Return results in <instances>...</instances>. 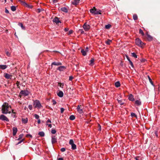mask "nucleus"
<instances>
[{"instance_id": "obj_1", "label": "nucleus", "mask_w": 160, "mask_h": 160, "mask_svg": "<svg viewBox=\"0 0 160 160\" xmlns=\"http://www.w3.org/2000/svg\"><path fill=\"white\" fill-rule=\"evenodd\" d=\"M9 107L11 108L10 106H9L8 103H4L2 106V113L5 114L8 113L10 114L11 113V112L10 111H9Z\"/></svg>"}, {"instance_id": "obj_2", "label": "nucleus", "mask_w": 160, "mask_h": 160, "mask_svg": "<svg viewBox=\"0 0 160 160\" xmlns=\"http://www.w3.org/2000/svg\"><path fill=\"white\" fill-rule=\"evenodd\" d=\"M90 12L94 15L101 14L102 11L100 10H97L95 7L90 10Z\"/></svg>"}, {"instance_id": "obj_3", "label": "nucleus", "mask_w": 160, "mask_h": 160, "mask_svg": "<svg viewBox=\"0 0 160 160\" xmlns=\"http://www.w3.org/2000/svg\"><path fill=\"white\" fill-rule=\"evenodd\" d=\"M135 43L137 45L141 47H142L145 45L144 43L143 42L138 38H137L136 39Z\"/></svg>"}, {"instance_id": "obj_4", "label": "nucleus", "mask_w": 160, "mask_h": 160, "mask_svg": "<svg viewBox=\"0 0 160 160\" xmlns=\"http://www.w3.org/2000/svg\"><path fill=\"white\" fill-rule=\"evenodd\" d=\"M33 105L35 108H37L38 109H40L42 107L40 101L38 100H36L34 101Z\"/></svg>"}, {"instance_id": "obj_5", "label": "nucleus", "mask_w": 160, "mask_h": 160, "mask_svg": "<svg viewBox=\"0 0 160 160\" xmlns=\"http://www.w3.org/2000/svg\"><path fill=\"white\" fill-rule=\"evenodd\" d=\"M30 93L29 92L27 89L26 90H22L20 92V94H22L23 96L25 97L28 96Z\"/></svg>"}, {"instance_id": "obj_6", "label": "nucleus", "mask_w": 160, "mask_h": 160, "mask_svg": "<svg viewBox=\"0 0 160 160\" xmlns=\"http://www.w3.org/2000/svg\"><path fill=\"white\" fill-rule=\"evenodd\" d=\"M69 144L71 145V148L72 150H75L76 149V145L75 144H74L73 141L72 139H70V140L69 142Z\"/></svg>"}, {"instance_id": "obj_7", "label": "nucleus", "mask_w": 160, "mask_h": 160, "mask_svg": "<svg viewBox=\"0 0 160 160\" xmlns=\"http://www.w3.org/2000/svg\"><path fill=\"white\" fill-rule=\"evenodd\" d=\"M0 120L2 121H5L7 122H9V119L4 115L2 114L0 115Z\"/></svg>"}, {"instance_id": "obj_8", "label": "nucleus", "mask_w": 160, "mask_h": 160, "mask_svg": "<svg viewBox=\"0 0 160 160\" xmlns=\"http://www.w3.org/2000/svg\"><path fill=\"white\" fill-rule=\"evenodd\" d=\"M77 111L80 114L83 113V109L81 105H78L77 108Z\"/></svg>"}, {"instance_id": "obj_9", "label": "nucleus", "mask_w": 160, "mask_h": 160, "mask_svg": "<svg viewBox=\"0 0 160 160\" xmlns=\"http://www.w3.org/2000/svg\"><path fill=\"white\" fill-rule=\"evenodd\" d=\"M83 27L85 31H88L90 29V26L89 25L87 24L86 23H85L83 25Z\"/></svg>"}, {"instance_id": "obj_10", "label": "nucleus", "mask_w": 160, "mask_h": 160, "mask_svg": "<svg viewBox=\"0 0 160 160\" xmlns=\"http://www.w3.org/2000/svg\"><path fill=\"white\" fill-rule=\"evenodd\" d=\"M62 65V63L58 62H53L52 64L51 67H52V68L53 67V66H59L61 65Z\"/></svg>"}, {"instance_id": "obj_11", "label": "nucleus", "mask_w": 160, "mask_h": 160, "mask_svg": "<svg viewBox=\"0 0 160 160\" xmlns=\"http://www.w3.org/2000/svg\"><path fill=\"white\" fill-rule=\"evenodd\" d=\"M52 144H54L57 142V138L55 136H52Z\"/></svg>"}, {"instance_id": "obj_12", "label": "nucleus", "mask_w": 160, "mask_h": 160, "mask_svg": "<svg viewBox=\"0 0 160 160\" xmlns=\"http://www.w3.org/2000/svg\"><path fill=\"white\" fill-rule=\"evenodd\" d=\"M4 77L7 79H11L12 75L8 73H5L4 74Z\"/></svg>"}, {"instance_id": "obj_13", "label": "nucleus", "mask_w": 160, "mask_h": 160, "mask_svg": "<svg viewBox=\"0 0 160 160\" xmlns=\"http://www.w3.org/2000/svg\"><path fill=\"white\" fill-rule=\"evenodd\" d=\"M12 131H13V136H15L16 135L17 131L18 129L16 127H14L12 128Z\"/></svg>"}, {"instance_id": "obj_14", "label": "nucleus", "mask_w": 160, "mask_h": 160, "mask_svg": "<svg viewBox=\"0 0 160 160\" xmlns=\"http://www.w3.org/2000/svg\"><path fill=\"white\" fill-rule=\"evenodd\" d=\"M80 1V0H73L72 2V3L73 5H76L78 4Z\"/></svg>"}, {"instance_id": "obj_15", "label": "nucleus", "mask_w": 160, "mask_h": 160, "mask_svg": "<svg viewBox=\"0 0 160 160\" xmlns=\"http://www.w3.org/2000/svg\"><path fill=\"white\" fill-rule=\"evenodd\" d=\"M128 99L130 101H134L135 99L134 98L132 94H130L129 95L128 97Z\"/></svg>"}, {"instance_id": "obj_16", "label": "nucleus", "mask_w": 160, "mask_h": 160, "mask_svg": "<svg viewBox=\"0 0 160 160\" xmlns=\"http://www.w3.org/2000/svg\"><path fill=\"white\" fill-rule=\"evenodd\" d=\"M23 4L26 7H28L29 8H32L33 7V6L32 5L28 4L26 3L25 2H23Z\"/></svg>"}, {"instance_id": "obj_17", "label": "nucleus", "mask_w": 160, "mask_h": 160, "mask_svg": "<svg viewBox=\"0 0 160 160\" xmlns=\"http://www.w3.org/2000/svg\"><path fill=\"white\" fill-rule=\"evenodd\" d=\"M53 21L55 22L56 24H58L59 22H60V21L59 20L58 18L56 17L53 19Z\"/></svg>"}, {"instance_id": "obj_18", "label": "nucleus", "mask_w": 160, "mask_h": 160, "mask_svg": "<svg viewBox=\"0 0 160 160\" xmlns=\"http://www.w3.org/2000/svg\"><path fill=\"white\" fill-rule=\"evenodd\" d=\"M146 34L147 36V39L149 41H152V37L148 34V32L146 33Z\"/></svg>"}, {"instance_id": "obj_19", "label": "nucleus", "mask_w": 160, "mask_h": 160, "mask_svg": "<svg viewBox=\"0 0 160 160\" xmlns=\"http://www.w3.org/2000/svg\"><path fill=\"white\" fill-rule=\"evenodd\" d=\"M66 69V67L63 66H60L58 67L57 70H63Z\"/></svg>"}, {"instance_id": "obj_20", "label": "nucleus", "mask_w": 160, "mask_h": 160, "mask_svg": "<svg viewBox=\"0 0 160 160\" xmlns=\"http://www.w3.org/2000/svg\"><path fill=\"white\" fill-rule=\"evenodd\" d=\"M58 96L60 98L62 97L63 96V93L62 91H59L58 93L57 94Z\"/></svg>"}, {"instance_id": "obj_21", "label": "nucleus", "mask_w": 160, "mask_h": 160, "mask_svg": "<svg viewBox=\"0 0 160 160\" xmlns=\"http://www.w3.org/2000/svg\"><path fill=\"white\" fill-rule=\"evenodd\" d=\"M61 10L67 13L68 12V10L67 8L65 7L61 8Z\"/></svg>"}, {"instance_id": "obj_22", "label": "nucleus", "mask_w": 160, "mask_h": 160, "mask_svg": "<svg viewBox=\"0 0 160 160\" xmlns=\"http://www.w3.org/2000/svg\"><path fill=\"white\" fill-rule=\"evenodd\" d=\"M81 52L83 56H85L87 55V51L86 50H84L83 49H82L81 50Z\"/></svg>"}, {"instance_id": "obj_23", "label": "nucleus", "mask_w": 160, "mask_h": 160, "mask_svg": "<svg viewBox=\"0 0 160 160\" xmlns=\"http://www.w3.org/2000/svg\"><path fill=\"white\" fill-rule=\"evenodd\" d=\"M135 103L138 106H140L141 104V102L140 100H137L135 101Z\"/></svg>"}, {"instance_id": "obj_24", "label": "nucleus", "mask_w": 160, "mask_h": 160, "mask_svg": "<svg viewBox=\"0 0 160 160\" xmlns=\"http://www.w3.org/2000/svg\"><path fill=\"white\" fill-rule=\"evenodd\" d=\"M94 59L93 58H92V59L89 61V64L91 66L93 65L94 64Z\"/></svg>"}, {"instance_id": "obj_25", "label": "nucleus", "mask_w": 160, "mask_h": 160, "mask_svg": "<svg viewBox=\"0 0 160 160\" xmlns=\"http://www.w3.org/2000/svg\"><path fill=\"white\" fill-rule=\"evenodd\" d=\"M7 66L6 65H0V69H5L7 68Z\"/></svg>"}, {"instance_id": "obj_26", "label": "nucleus", "mask_w": 160, "mask_h": 160, "mask_svg": "<svg viewBox=\"0 0 160 160\" xmlns=\"http://www.w3.org/2000/svg\"><path fill=\"white\" fill-rule=\"evenodd\" d=\"M22 122L24 123L25 124L26 123L28 122V119L27 118H22Z\"/></svg>"}, {"instance_id": "obj_27", "label": "nucleus", "mask_w": 160, "mask_h": 160, "mask_svg": "<svg viewBox=\"0 0 160 160\" xmlns=\"http://www.w3.org/2000/svg\"><path fill=\"white\" fill-rule=\"evenodd\" d=\"M18 25L19 26L21 27V28L22 29L25 30V27L24 26H23V24L22 23H20V22L19 23H18Z\"/></svg>"}, {"instance_id": "obj_28", "label": "nucleus", "mask_w": 160, "mask_h": 160, "mask_svg": "<svg viewBox=\"0 0 160 160\" xmlns=\"http://www.w3.org/2000/svg\"><path fill=\"white\" fill-rule=\"evenodd\" d=\"M38 134L41 137H43L45 135L44 133L42 131L39 132L38 133Z\"/></svg>"}, {"instance_id": "obj_29", "label": "nucleus", "mask_w": 160, "mask_h": 160, "mask_svg": "<svg viewBox=\"0 0 160 160\" xmlns=\"http://www.w3.org/2000/svg\"><path fill=\"white\" fill-rule=\"evenodd\" d=\"M135 159L136 160H142V157L141 156H137Z\"/></svg>"}, {"instance_id": "obj_30", "label": "nucleus", "mask_w": 160, "mask_h": 160, "mask_svg": "<svg viewBox=\"0 0 160 160\" xmlns=\"http://www.w3.org/2000/svg\"><path fill=\"white\" fill-rule=\"evenodd\" d=\"M115 85L116 87H119L120 86V83L119 81L115 83Z\"/></svg>"}, {"instance_id": "obj_31", "label": "nucleus", "mask_w": 160, "mask_h": 160, "mask_svg": "<svg viewBox=\"0 0 160 160\" xmlns=\"http://www.w3.org/2000/svg\"><path fill=\"white\" fill-rule=\"evenodd\" d=\"M75 118V116L73 115H71L69 117V119L70 120H74Z\"/></svg>"}, {"instance_id": "obj_32", "label": "nucleus", "mask_w": 160, "mask_h": 160, "mask_svg": "<svg viewBox=\"0 0 160 160\" xmlns=\"http://www.w3.org/2000/svg\"><path fill=\"white\" fill-rule=\"evenodd\" d=\"M148 78L151 84L153 85V82L152 81L151 79V78L148 75Z\"/></svg>"}, {"instance_id": "obj_33", "label": "nucleus", "mask_w": 160, "mask_h": 160, "mask_svg": "<svg viewBox=\"0 0 160 160\" xmlns=\"http://www.w3.org/2000/svg\"><path fill=\"white\" fill-rule=\"evenodd\" d=\"M5 53L6 54V55L8 56V57H10L11 55L10 53L8 50H5Z\"/></svg>"}, {"instance_id": "obj_34", "label": "nucleus", "mask_w": 160, "mask_h": 160, "mask_svg": "<svg viewBox=\"0 0 160 160\" xmlns=\"http://www.w3.org/2000/svg\"><path fill=\"white\" fill-rule=\"evenodd\" d=\"M11 10L12 11H15L16 10V7L14 6H12L11 7Z\"/></svg>"}, {"instance_id": "obj_35", "label": "nucleus", "mask_w": 160, "mask_h": 160, "mask_svg": "<svg viewBox=\"0 0 160 160\" xmlns=\"http://www.w3.org/2000/svg\"><path fill=\"white\" fill-rule=\"evenodd\" d=\"M112 42V40L108 39L107 41H106L105 43L109 45L110 44L111 42Z\"/></svg>"}, {"instance_id": "obj_36", "label": "nucleus", "mask_w": 160, "mask_h": 160, "mask_svg": "<svg viewBox=\"0 0 160 160\" xmlns=\"http://www.w3.org/2000/svg\"><path fill=\"white\" fill-rule=\"evenodd\" d=\"M132 56L135 58H137V56L135 52H132L131 53Z\"/></svg>"}, {"instance_id": "obj_37", "label": "nucleus", "mask_w": 160, "mask_h": 160, "mask_svg": "<svg viewBox=\"0 0 160 160\" xmlns=\"http://www.w3.org/2000/svg\"><path fill=\"white\" fill-rule=\"evenodd\" d=\"M131 115L132 117H135L136 118H137V116L134 113L131 112Z\"/></svg>"}, {"instance_id": "obj_38", "label": "nucleus", "mask_w": 160, "mask_h": 160, "mask_svg": "<svg viewBox=\"0 0 160 160\" xmlns=\"http://www.w3.org/2000/svg\"><path fill=\"white\" fill-rule=\"evenodd\" d=\"M133 18L135 20H136L138 19V16L136 14H134L133 16Z\"/></svg>"}, {"instance_id": "obj_39", "label": "nucleus", "mask_w": 160, "mask_h": 160, "mask_svg": "<svg viewBox=\"0 0 160 160\" xmlns=\"http://www.w3.org/2000/svg\"><path fill=\"white\" fill-rule=\"evenodd\" d=\"M111 26L110 24H108L107 25H106L105 26V28L107 29H109L111 27Z\"/></svg>"}, {"instance_id": "obj_40", "label": "nucleus", "mask_w": 160, "mask_h": 160, "mask_svg": "<svg viewBox=\"0 0 160 160\" xmlns=\"http://www.w3.org/2000/svg\"><path fill=\"white\" fill-rule=\"evenodd\" d=\"M23 136V134H20L19 136V138L18 139V140H20L21 139H22V137Z\"/></svg>"}, {"instance_id": "obj_41", "label": "nucleus", "mask_w": 160, "mask_h": 160, "mask_svg": "<svg viewBox=\"0 0 160 160\" xmlns=\"http://www.w3.org/2000/svg\"><path fill=\"white\" fill-rule=\"evenodd\" d=\"M34 116L36 119H39V116L38 115L35 114H34Z\"/></svg>"}, {"instance_id": "obj_42", "label": "nucleus", "mask_w": 160, "mask_h": 160, "mask_svg": "<svg viewBox=\"0 0 160 160\" xmlns=\"http://www.w3.org/2000/svg\"><path fill=\"white\" fill-rule=\"evenodd\" d=\"M139 33L143 36L144 35V33L143 31L141 29H140L139 30Z\"/></svg>"}, {"instance_id": "obj_43", "label": "nucleus", "mask_w": 160, "mask_h": 160, "mask_svg": "<svg viewBox=\"0 0 160 160\" xmlns=\"http://www.w3.org/2000/svg\"><path fill=\"white\" fill-rule=\"evenodd\" d=\"M20 84V82L17 81L16 82V84H17L18 88L20 89V87L19 86Z\"/></svg>"}, {"instance_id": "obj_44", "label": "nucleus", "mask_w": 160, "mask_h": 160, "mask_svg": "<svg viewBox=\"0 0 160 160\" xmlns=\"http://www.w3.org/2000/svg\"><path fill=\"white\" fill-rule=\"evenodd\" d=\"M51 133L53 134L56 133V131L55 129H52L51 131Z\"/></svg>"}, {"instance_id": "obj_45", "label": "nucleus", "mask_w": 160, "mask_h": 160, "mask_svg": "<svg viewBox=\"0 0 160 160\" xmlns=\"http://www.w3.org/2000/svg\"><path fill=\"white\" fill-rule=\"evenodd\" d=\"M118 102L121 105H122L123 104V102H122V100H118Z\"/></svg>"}, {"instance_id": "obj_46", "label": "nucleus", "mask_w": 160, "mask_h": 160, "mask_svg": "<svg viewBox=\"0 0 160 160\" xmlns=\"http://www.w3.org/2000/svg\"><path fill=\"white\" fill-rule=\"evenodd\" d=\"M60 110L61 113H62L63 112L65 109L64 108H60Z\"/></svg>"}, {"instance_id": "obj_47", "label": "nucleus", "mask_w": 160, "mask_h": 160, "mask_svg": "<svg viewBox=\"0 0 160 160\" xmlns=\"http://www.w3.org/2000/svg\"><path fill=\"white\" fill-rule=\"evenodd\" d=\"M66 150V148H62L61 149V151L62 152H65Z\"/></svg>"}, {"instance_id": "obj_48", "label": "nucleus", "mask_w": 160, "mask_h": 160, "mask_svg": "<svg viewBox=\"0 0 160 160\" xmlns=\"http://www.w3.org/2000/svg\"><path fill=\"white\" fill-rule=\"evenodd\" d=\"M28 108L30 110H31L32 108V105L31 104L29 105L28 106Z\"/></svg>"}, {"instance_id": "obj_49", "label": "nucleus", "mask_w": 160, "mask_h": 160, "mask_svg": "<svg viewBox=\"0 0 160 160\" xmlns=\"http://www.w3.org/2000/svg\"><path fill=\"white\" fill-rule=\"evenodd\" d=\"M52 102H53V105H55L56 104V103H57V102H56V101H55V100L54 99L52 100Z\"/></svg>"}, {"instance_id": "obj_50", "label": "nucleus", "mask_w": 160, "mask_h": 160, "mask_svg": "<svg viewBox=\"0 0 160 160\" xmlns=\"http://www.w3.org/2000/svg\"><path fill=\"white\" fill-rule=\"evenodd\" d=\"M155 136L157 137H158V132L157 131H156L155 132Z\"/></svg>"}, {"instance_id": "obj_51", "label": "nucleus", "mask_w": 160, "mask_h": 160, "mask_svg": "<svg viewBox=\"0 0 160 160\" xmlns=\"http://www.w3.org/2000/svg\"><path fill=\"white\" fill-rule=\"evenodd\" d=\"M48 122H49L50 123H51V121L49 119H48V120H47V121H46V124H48Z\"/></svg>"}, {"instance_id": "obj_52", "label": "nucleus", "mask_w": 160, "mask_h": 160, "mask_svg": "<svg viewBox=\"0 0 160 160\" xmlns=\"http://www.w3.org/2000/svg\"><path fill=\"white\" fill-rule=\"evenodd\" d=\"M73 33V31L72 30H70L68 32V34L70 35Z\"/></svg>"}, {"instance_id": "obj_53", "label": "nucleus", "mask_w": 160, "mask_h": 160, "mask_svg": "<svg viewBox=\"0 0 160 160\" xmlns=\"http://www.w3.org/2000/svg\"><path fill=\"white\" fill-rule=\"evenodd\" d=\"M73 78L72 76H70L69 77V81H72V79Z\"/></svg>"}, {"instance_id": "obj_54", "label": "nucleus", "mask_w": 160, "mask_h": 160, "mask_svg": "<svg viewBox=\"0 0 160 160\" xmlns=\"http://www.w3.org/2000/svg\"><path fill=\"white\" fill-rule=\"evenodd\" d=\"M140 61H141V62H144L145 61H146V60L145 59L142 58V59L140 60Z\"/></svg>"}, {"instance_id": "obj_55", "label": "nucleus", "mask_w": 160, "mask_h": 160, "mask_svg": "<svg viewBox=\"0 0 160 160\" xmlns=\"http://www.w3.org/2000/svg\"><path fill=\"white\" fill-rule=\"evenodd\" d=\"M30 137V138H32V135L29 134H28L26 135V137Z\"/></svg>"}, {"instance_id": "obj_56", "label": "nucleus", "mask_w": 160, "mask_h": 160, "mask_svg": "<svg viewBox=\"0 0 160 160\" xmlns=\"http://www.w3.org/2000/svg\"><path fill=\"white\" fill-rule=\"evenodd\" d=\"M24 140V139H23L21 140L20 141L18 142V144L21 143Z\"/></svg>"}, {"instance_id": "obj_57", "label": "nucleus", "mask_w": 160, "mask_h": 160, "mask_svg": "<svg viewBox=\"0 0 160 160\" xmlns=\"http://www.w3.org/2000/svg\"><path fill=\"white\" fill-rule=\"evenodd\" d=\"M59 86L60 87H62V88L63 86L64 85V84L63 83H59Z\"/></svg>"}, {"instance_id": "obj_58", "label": "nucleus", "mask_w": 160, "mask_h": 160, "mask_svg": "<svg viewBox=\"0 0 160 160\" xmlns=\"http://www.w3.org/2000/svg\"><path fill=\"white\" fill-rule=\"evenodd\" d=\"M46 125H48V126L50 128H52V125L51 124H46Z\"/></svg>"}, {"instance_id": "obj_59", "label": "nucleus", "mask_w": 160, "mask_h": 160, "mask_svg": "<svg viewBox=\"0 0 160 160\" xmlns=\"http://www.w3.org/2000/svg\"><path fill=\"white\" fill-rule=\"evenodd\" d=\"M129 62V63H130V65L132 66V67H133V63L131 61H130V62Z\"/></svg>"}, {"instance_id": "obj_60", "label": "nucleus", "mask_w": 160, "mask_h": 160, "mask_svg": "<svg viewBox=\"0 0 160 160\" xmlns=\"http://www.w3.org/2000/svg\"><path fill=\"white\" fill-rule=\"evenodd\" d=\"M5 12L6 13H9V12L8 9H7L6 8L5 10Z\"/></svg>"}, {"instance_id": "obj_61", "label": "nucleus", "mask_w": 160, "mask_h": 160, "mask_svg": "<svg viewBox=\"0 0 160 160\" xmlns=\"http://www.w3.org/2000/svg\"><path fill=\"white\" fill-rule=\"evenodd\" d=\"M12 116L13 118H16V114H13L12 115Z\"/></svg>"}, {"instance_id": "obj_62", "label": "nucleus", "mask_w": 160, "mask_h": 160, "mask_svg": "<svg viewBox=\"0 0 160 160\" xmlns=\"http://www.w3.org/2000/svg\"><path fill=\"white\" fill-rule=\"evenodd\" d=\"M68 30H69V29L68 28H65L64 29V31L66 32L68 31Z\"/></svg>"}, {"instance_id": "obj_63", "label": "nucleus", "mask_w": 160, "mask_h": 160, "mask_svg": "<svg viewBox=\"0 0 160 160\" xmlns=\"http://www.w3.org/2000/svg\"><path fill=\"white\" fill-rule=\"evenodd\" d=\"M37 122L38 124H39L41 123V120L40 119H38Z\"/></svg>"}, {"instance_id": "obj_64", "label": "nucleus", "mask_w": 160, "mask_h": 160, "mask_svg": "<svg viewBox=\"0 0 160 160\" xmlns=\"http://www.w3.org/2000/svg\"><path fill=\"white\" fill-rule=\"evenodd\" d=\"M58 160H63V159L62 158H59L58 159Z\"/></svg>"}]
</instances>
